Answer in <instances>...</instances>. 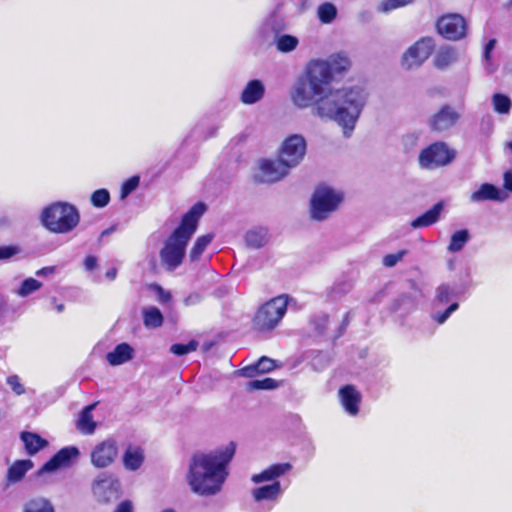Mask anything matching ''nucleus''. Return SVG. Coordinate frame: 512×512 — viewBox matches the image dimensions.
Segmentation results:
<instances>
[{
  "instance_id": "nucleus-1",
  "label": "nucleus",
  "mask_w": 512,
  "mask_h": 512,
  "mask_svg": "<svg viewBox=\"0 0 512 512\" xmlns=\"http://www.w3.org/2000/svg\"><path fill=\"white\" fill-rule=\"evenodd\" d=\"M437 32H466L468 21L458 13H448L439 17L436 21Z\"/></svg>"
},
{
  "instance_id": "nucleus-2",
  "label": "nucleus",
  "mask_w": 512,
  "mask_h": 512,
  "mask_svg": "<svg viewBox=\"0 0 512 512\" xmlns=\"http://www.w3.org/2000/svg\"><path fill=\"white\" fill-rule=\"evenodd\" d=\"M318 17L323 23H331L337 15V9L332 3H323L318 7Z\"/></svg>"
},
{
  "instance_id": "nucleus-3",
  "label": "nucleus",
  "mask_w": 512,
  "mask_h": 512,
  "mask_svg": "<svg viewBox=\"0 0 512 512\" xmlns=\"http://www.w3.org/2000/svg\"><path fill=\"white\" fill-rule=\"evenodd\" d=\"M413 2L414 0H382L377 6V11L389 13L395 9L412 4Z\"/></svg>"
}]
</instances>
